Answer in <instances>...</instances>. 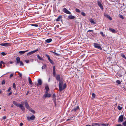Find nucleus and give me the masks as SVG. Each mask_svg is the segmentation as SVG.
<instances>
[{"instance_id":"0e129e2a","label":"nucleus","mask_w":126,"mask_h":126,"mask_svg":"<svg viewBox=\"0 0 126 126\" xmlns=\"http://www.w3.org/2000/svg\"><path fill=\"white\" fill-rule=\"evenodd\" d=\"M2 92V91L1 90L0 91V94H1Z\"/></svg>"},{"instance_id":"9d476101","label":"nucleus","mask_w":126,"mask_h":126,"mask_svg":"<svg viewBox=\"0 0 126 126\" xmlns=\"http://www.w3.org/2000/svg\"><path fill=\"white\" fill-rule=\"evenodd\" d=\"M25 106L26 108H27L29 110L31 108H30L29 105L28 104V103L26 101H25Z\"/></svg>"},{"instance_id":"79ce46f5","label":"nucleus","mask_w":126,"mask_h":126,"mask_svg":"<svg viewBox=\"0 0 126 126\" xmlns=\"http://www.w3.org/2000/svg\"><path fill=\"white\" fill-rule=\"evenodd\" d=\"M49 62L50 63H51L52 64H53V63L52 60H51V59L49 60Z\"/></svg>"},{"instance_id":"393cba45","label":"nucleus","mask_w":126,"mask_h":126,"mask_svg":"<svg viewBox=\"0 0 126 126\" xmlns=\"http://www.w3.org/2000/svg\"><path fill=\"white\" fill-rule=\"evenodd\" d=\"M62 16H59L57 19H56V21H58L60 20V19L61 18Z\"/></svg>"},{"instance_id":"69168bd1","label":"nucleus","mask_w":126,"mask_h":126,"mask_svg":"<svg viewBox=\"0 0 126 126\" xmlns=\"http://www.w3.org/2000/svg\"><path fill=\"white\" fill-rule=\"evenodd\" d=\"M4 111H5V109H4Z\"/></svg>"},{"instance_id":"a18cd8bd","label":"nucleus","mask_w":126,"mask_h":126,"mask_svg":"<svg viewBox=\"0 0 126 126\" xmlns=\"http://www.w3.org/2000/svg\"><path fill=\"white\" fill-rule=\"evenodd\" d=\"M13 74H11L10 75V78H11L12 77H13Z\"/></svg>"},{"instance_id":"603ef678","label":"nucleus","mask_w":126,"mask_h":126,"mask_svg":"<svg viewBox=\"0 0 126 126\" xmlns=\"http://www.w3.org/2000/svg\"><path fill=\"white\" fill-rule=\"evenodd\" d=\"M12 94V92H10L8 94V96H9L10 95Z\"/></svg>"},{"instance_id":"6e6552de","label":"nucleus","mask_w":126,"mask_h":126,"mask_svg":"<svg viewBox=\"0 0 126 126\" xmlns=\"http://www.w3.org/2000/svg\"><path fill=\"white\" fill-rule=\"evenodd\" d=\"M48 93L47 92H45L44 95V96L45 97H49L51 96V95L49 94H48Z\"/></svg>"},{"instance_id":"a878e982","label":"nucleus","mask_w":126,"mask_h":126,"mask_svg":"<svg viewBox=\"0 0 126 126\" xmlns=\"http://www.w3.org/2000/svg\"><path fill=\"white\" fill-rule=\"evenodd\" d=\"M37 57L38 58L39 60H43V61L44 60V59L42 58H41L39 55H37Z\"/></svg>"},{"instance_id":"5701e85b","label":"nucleus","mask_w":126,"mask_h":126,"mask_svg":"<svg viewBox=\"0 0 126 126\" xmlns=\"http://www.w3.org/2000/svg\"><path fill=\"white\" fill-rule=\"evenodd\" d=\"M28 80L29 84L31 85H32V83L31 79L29 77L28 78Z\"/></svg>"},{"instance_id":"c9c22d12","label":"nucleus","mask_w":126,"mask_h":126,"mask_svg":"<svg viewBox=\"0 0 126 126\" xmlns=\"http://www.w3.org/2000/svg\"><path fill=\"white\" fill-rule=\"evenodd\" d=\"M116 82L118 84H120L121 83L120 81L119 80H117L116 81Z\"/></svg>"},{"instance_id":"7ed1b4c3","label":"nucleus","mask_w":126,"mask_h":126,"mask_svg":"<svg viewBox=\"0 0 126 126\" xmlns=\"http://www.w3.org/2000/svg\"><path fill=\"white\" fill-rule=\"evenodd\" d=\"M55 77L57 80L59 81V82L62 81L63 80L62 78H60V75H57Z\"/></svg>"},{"instance_id":"58836bf2","label":"nucleus","mask_w":126,"mask_h":126,"mask_svg":"<svg viewBox=\"0 0 126 126\" xmlns=\"http://www.w3.org/2000/svg\"><path fill=\"white\" fill-rule=\"evenodd\" d=\"M13 87L15 89L16 88V84H15L14 83H13Z\"/></svg>"},{"instance_id":"f704fd0d","label":"nucleus","mask_w":126,"mask_h":126,"mask_svg":"<svg viewBox=\"0 0 126 126\" xmlns=\"http://www.w3.org/2000/svg\"><path fill=\"white\" fill-rule=\"evenodd\" d=\"M123 126H126V121H125L123 123Z\"/></svg>"},{"instance_id":"f257e3e1","label":"nucleus","mask_w":126,"mask_h":126,"mask_svg":"<svg viewBox=\"0 0 126 126\" xmlns=\"http://www.w3.org/2000/svg\"><path fill=\"white\" fill-rule=\"evenodd\" d=\"M13 103L16 106L19 107L22 110L24 111L25 110V108L23 106L24 104L23 102H22L21 104H19L17 103L16 101H14L13 102Z\"/></svg>"},{"instance_id":"f8f14e48","label":"nucleus","mask_w":126,"mask_h":126,"mask_svg":"<svg viewBox=\"0 0 126 126\" xmlns=\"http://www.w3.org/2000/svg\"><path fill=\"white\" fill-rule=\"evenodd\" d=\"M38 84H37V86H39V85H41L42 83V80L40 79H39L38 81Z\"/></svg>"},{"instance_id":"cd10ccee","label":"nucleus","mask_w":126,"mask_h":126,"mask_svg":"<svg viewBox=\"0 0 126 126\" xmlns=\"http://www.w3.org/2000/svg\"><path fill=\"white\" fill-rule=\"evenodd\" d=\"M53 75L54 76H55L56 75L55 70H53Z\"/></svg>"},{"instance_id":"1a4fd4ad","label":"nucleus","mask_w":126,"mask_h":126,"mask_svg":"<svg viewBox=\"0 0 126 126\" xmlns=\"http://www.w3.org/2000/svg\"><path fill=\"white\" fill-rule=\"evenodd\" d=\"M38 49H36L28 53H27V55H31V54L33 53H34L38 51Z\"/></svg>"},{"instance_id":"e2e57ef3","label":"nucleus","mask_w":126,"mask_h":126,"mask_svg":"<svg viewBox=\"0 0 126 126\" xmlns=\"http://www.w3.org/2000/svg\"><path fill=\"white\" fill-rule=\"evenodd\" d=\"M11 107H13V105H12L11 106Z\"/></svg>"},{"instance_id":"412c9836","label":"nucleus","mask_w":126,"mask_h":126,"mask_svg":"<svg viewBox=\"0 0 126 126\" xmlns=\"http://www.w3.org/2000/svg\"><path fill=\"white\" fill-rule=\"evenodd\" d=\"M45 89L46 90V92H48V91L49 90V89L48 88V86L47 85L46 86Z\"/></svg>"},{"instance_id":"39448f33","label":"nucleus","mask_w":126,"mask_h":126,"mask_svg":"<svg viewBox=\"0 0 126 126\" xmlns=\"http://www.w3.org/2000/svg\"><path fill=\"white\" fill-rule=\"evenodd\" d=\"M35 118L34 116L32 115L30 117L28 116L27 117V119L28 121H30L31 120H33Z\"/></svg>"},{"instance_id":"a211bd4d","label":"nucleus","mask_w":126,"mask_h":126,"mask_svg":"<svg viewBox=\"0 0 126 126\" xmlns=\"http://www.w3.org/2000/svg\"><path fill=\"white\" fill-rule=\"evenodd\" d=\"M28 51V50L26 51H20L19 52V53L21 54H23L25 52H27Z\"/></svg>"},{"instance_id":"473e14b6","label":"nucleus","mask_w":126,"mask_h":126,"mask_svg":"<svg viewBox=\"0 0 126 126\" xmlns=\"http://www.w3.org/2000/svg\"><path fill=\"white\" fill-rule=\"evenodd\" d=\"M100 125H101L103 126H106L107 125H108V124H100Z\"/></svg>"},{"instance_id":"de8ad7c7","label":"nucleus","mask_w":126,"mask_h":126,"mask_svg":"<svg viewBox=\"0 0 126 126\" xmlns=\"http://www.w3.org/2000/svg\"><path fill=\"white\" fill-rule=\"evenodd\" d=\"M120 17L122 18V19H123L124 18V17H123V16H122V15H120Z\"/></svg>"},{"instance_id":"8fccbe9b","label":"nucleus","mask_w":126,"mask_h":126,"mask_svg":"<svg viewBox=\"0 0 126 126\" xmlns=\"http://www.w3.org/2000/svg\"><path fill=\"white\" fill-rule=\"evenodd\" d=\"M0 63L1 64H4L5 63L2 61H1Z\"/></svg>"},{"instance_id":"864d4df0","label":"nucleus","mask_w":126,"mask_h":126,"mask_svg":"<svg viewBox=\"0 0 126 126\" xmlns=\"http://www.w3.org/2000/svg\"><path fill=\"white\" fill-rule=\"evenodd\" d=\"M23 125V123H21L20 125V126H22Z\"/></svg>"},{"instance_id":"ea45409f","label":"nucleus","mask_w":126,"mask_h":126,"mask_svg":"<svg viewBox=\"0 0 126 126\" xmlns=\"http://www.w3.org/2000/svg\"><path fill=\"white\" fill-rule=\"evenodd\" d=\"M46 56H47V57L48 58V60H49L50 59V57L48 55H46Z\"/></svg>"},{"instance_id":"4468645a","label":"nucleus","mask_w":126,"mask_h":126,"mask_svg":"<svg viewBox=\"0 0 126 126\" xmlns=\"http://www.w3.org/2000/svg\"><path fill=\"white\" fill-rule=\"evenodd\" d=\"M99 124L94 123L92 124V126H99Z\"/></svg>"},{"instance_id":"09e8293b","label":"nucleus","mask_w":126,"mask_h":126,"mask_svg":"<svg viewBox=\"0 0 126 126\" xmlns=\"http://www.w3.org/2000/svg\"><path fill=\"white\" fill-rule=\"evenodd\" d=\"M53 53L55 54L57 56H59V54H58V53H56V52H53Z\"/></svg>"},{"instance_id":"4c0bfd02","label":"nucleus","mask_w":126,"mask_h":126,"mask_svg":"<svg viewBox=\"0 0 126 126\" xmlns=\"http://www.w3.org/2000/svg\"><path fill=\"white\" fill-rule=\"evenodd\" d=\"M1 54L3 55H5L6 54V53L4 52H2Z\"/></svg>"},{"instance_id":"e433bc0d","label":"nucleus","mask_w":126,"mask_h":126,"mask_svg":"<svg viewBox=\"0 0 126 126\" xmlns=\"http://www.w3.org/2000/svg\"><path fill=\"white\" fill-rule=\"evenodd\" d=\"M124 58L126 59V57H125L124 55L122 54L121 55Z\"/></svg>"},{"instance_id":"7c9ffc66","label":"nucleus","mask_w":126,"mask_h":126,"mask_svg":"<svg viewBox=\"0 0 126 126\" xmlns=\"http://www.w3.org/2000/svg\"><path fill=\"white\" fill-rule=\"evenodd\" d=\"M81 14L84 16H86V14L83 12H81Z\"/></svg>"},{"instance_id":"dca6fc26","label":"nucleus","mask_w":126,"mask_h":126,"mask_svg":"<svg viewBox=\"0 0 126 126\" xmlns=\"http://www.w3.org/2000/svg\"><path fill=\"white\" fill-rule=\"evenodd\" d=\"M89 21L90 22H91L92 23H93V24H95V22L93 20L92 18H90L89 19Z\"/></svg>"},{"instance_id":"338daca9","label":"nucleus","mask_w":126,"mask_h":126,"mask_svg":"<svg viewBox=\"0 0 126 126\" xmlns=\"http://www.w3.org/2000/svg\"><path fill=\"white\" fill-rule=\"evenodd\" d=\"M69 120V119H68L67 120Z\"/></svg>"},{"instance_id":"72a5a7b5","label":"nucleus","mask_w":126,"mask_h":126,"mask_svg":"<svg viewBox=\"0 0 126 126\" xmlns=\"http://www.w3.org/2000/svg\"><path fill=\"white\" fill-rule=\"evenodd\" d=\"M31 25H32V26H35V27H37L38 26V25L37 24H31Z\"/></svg>"},{"instance_id":"c756f323","label":"nucleus","mask_w":126,"mask_h":126,"mask_svg":"<svg viewBox=\"0 0 126 126\" xmlns=\"http://www.w3.org/2000/svg\"><path fill=\"white\" fill-rule=\"evenodd\" d=\"M76 11L78 13H80V10H79V9L77 8H76Z\"/></svg>"},{"instance_id":"bf43d9fd","label":"nucleus","mask_w":126,"mask_h":126,"mask_svg":"<svg viewBox=\"0 0 126 126\" xmlns=\"http://www.w3.org/2000/svg\"><path fill=\"white\" fill-rule=\"evenodd\" d=\"M22 74H19V76L20 77H21L22 76Z\"/></svg>"},{"instance_id":"f3484780","label":"nucleus","mask_w":126,"mask_h":126,"mask_svg":"<svg viewBox=\"0 0 126 126\" xmlns=\"http://www.w3.org/2000/svg\"><path fill=\"white\" fill-rule=\"evenodd\" d=\"M68 18L70 19H73L75 18V17L74 16L70 15L68 16Z\"/></svg>"},{"instance_id":"ddd939ff","label":"nucleus","mask_w":126,"mask_h":126,"mask_svg":"<svg viewBox=\"0 0 126 126\" xmlns=\"http://www.w3.org/2000/svg\"><path fill=\"white\" fill-rule=\"evenodd\" d=\"M98 5L99 6V7L101 8L103 10V6L102 5L100 2L99 1L98 2Z\"/></svg>"},{"instance_id":"680f3d73","label":"nucleus","mask_w":126,"mask_h":126,"mask_svg":"<svg viewBox=\"0 0 126 126\" xmlns=\"http://www.w3.org/2000/svg\"><path fill=\"white\" fill-rule=\"evenodd\" d=\"M10 63L11 64H12V63H13V62H12V61H10Z\"/></svg>"},{"instance_id":"774afa93","label":"nucleus","mask_w":126,"mask_h":126,"mask_svg":"<svg viewBox=\"0 0 126 126\" xmlns=\"http://www.w3.org/2000/svg\"><path fill=\"white\" fill-rule=\"evenodd\" d=\"M1 109V108L0 107V110Z\"/></svg>"},{"instance_id":"b1692460","label":"nucleus","mask_w":126,"mask_h":126,"mask_svg":"<svg viewBox=\"0 0 126 126\" xmlns=\"http://www.w3.org/2000/svg\"><path fill=\"white\" fill-rule=\"evenodd\" d=\"M109 30L110 31L113 33H115V30L114 29H112L111 28H110Z\"/></svg>"},{"instance_id":"37998d69","label":"nucleus","mask_w":126,"mask_h":126,"mask_svg":"<svg viewBox=\"0 0 126 126\" xmlns=\"http://www.w3.org/2000/svg\"><path fill=\"white\" fill-rule=\"evenodd\" d=\"M92 96L94 98L95 97V94L94 93H93L92 94Z\"/></svg>"},{"instance_id":"49530a36","label":"nucleus","mask_w":126,"mask_h":126,"mask_svg":"<svg viewBox=\"0 0 126 126\" xmlns=\"http://www.w3.org/2000/svg\"><path fill=\"white\" fill-rule=\"evenodd\" d=\"M5 83V82L4 81H3L2 82V84H4Z\"/></svg>"},{"instance_id":"13d9d810","label":"nucleus","mask_w":126,"mask_h":126,"mask_svg":"<svg viewBox=\"0 0 126 126\" xmlns=\"http://www.w3.org/2000/svg\"><path fill=\"white\" fill-rule=\"evenodd\" d=\"M6 118V116H4L3 117V118L4 119H5Z\"/></svg>"},{"instance_id":"20e7f679","label":"nucleus","mask_w":126,"mask_h":126,"mask_svg":"<svg viewBox=\"0 0 126 126\" xmlns=\"http://www.w3.org/2000/svg\"><path fill=\"white\" fill-rule=\"evenodd\" d=\"M124 116L123 115H121L119 117L118 120V122L119 123H121L123 121Z\"/></svg>"},{"instance_id":"9b49d317","label":"nucleus","mask_w":126,"mask_h":126,"mask_svg":"<svg viewBox=\"0 0 126 126\" xmlns=\"http://www.w3.org/2000/svg\"><path fill=\"white\" fill-rule=\"evenodd\" d=\"M0 45L6 47L10 45L9 43H2L0 44Z\"/></svg>"},{"instance_id":"bb28decb","label":"nucleus","mask_w":126,"mask_h":126,"mask_svg":"<svg viewBox=\"0 0 126 126\" xmlns=\"http://www.w3.org/2000/svg\"><path fill=\"white\" fill-rule=\"evenodd\" d=\"M47 67L46 64H44L43 66L42 67V69H46Z\"/></svg>"},{"instance_id":"423d86ee","label":"nucleus","mask_w":126,"mask_h":126,"mask_svg":"<svg viewBox=\"0 0 126 126\" xmlns=\"http://www.w3.org/2000/svg\"><path fill=\"white\" fill-rule=\"evenodd\" d=\"M94 47L96 48H97L100 50H102V48L101 47L99 46L98 44L96 43H94Z\"/></svg>"},{"instance_id":"3c124183","label":"nucleus","mask_w":126,"mask_h":126,"mask_svg":"<svg viewBox=\"0 0 126 126\" xmlns=\"http://www.w3.org/2000/svg\"><path fill=\"white\" fill-rule=\"evenodd\" d=\"M25 61L27 63H29V61L28 60H25Z\"/></svg>"},{"instance_id":"4be33fe9","label":"nucleus","mask_w":126,"mask_h":126,"mask_svg":"<svg viewBox=\"0 0 126 126\" xmlns=\"http://www.w3.org/2000/svg\"><path fill=\"white\" fill-rule=\"evenodd\" d=\"M105 16L107 18L109 19L110 20H111L112 19V18L108 15H105Z\"/></svg>"},{"instance_id":"5fc2aeb1","label":"nucleus","mask_w":126,"mask_h":126,"mask_svg":"<svg viewBox=\"0 0 126 126\" xmlns=\"http://www.w3.org/2000/svg\"><path fill=\"white\" fill-rule=\"evenodd\" d=\"M100 34H101L103 36H104L103 34V33L102 32H100Z\"/></svg>"},{"instance_id":"c85d7f7f","label":"nucleus","mask_w":126,"mask_h":126,"mask_svg":"<svg viewBox=\"0 0 126 126\" xmlns=\"http://www.w3.org/2000/svg\"><path fill=\"white\" fill-rule=\"evenodd\" d=\"M29 110L31 111L32 112H33V113H35V111L33 110H32V109L31 108L30 109H29Z\"/></svg>"},{"instance_id":"c03bdc74","label":"nucleus","mask_w":126,"mask_h":126,"mask_svg":"<svg viewBox=\"0 0 126 126\" xmlns=\"http://www.w3.org/2000/svg\"><path fill=\"white\" fill-rule=\"evenodd\" d=\"M11 88L10 87H9V88L8 90H7L8 92H9L10 91V90H11Z\"/></svg>"},{"instance_id":"4d7b16f0","label":"nucleus","mask_w":126,"mask_h":126,"mask_svg":"<svg viewBox=\"0 0 126 126\" xmlns=\"http://www.w3.org/2000/svg\"><path fill=\"white\" fill-rule=\"evenodd\" d=\"M53 70H55V67L54 66L53 67Z\"/></svg>"},{"instance_id":"6e6d98bb","label":"nucleus","mask_w":126,"mask_h":126,"mask_svg":"<svg viewBox=\"0 0 126 126\" xmlns=\"http://www.w3.org/2000/svg\"><path fill=\"white\" fill-rule=\"evenodd\" d=\"M93 31L92 30H90L88 31V32H91Z\"/></svg>"},{"instance_id":"2eb2a0df","label":"nucleus","mask_w":126,"mask_h":126,"mask_svg":"<svg viewBox=\"0 0 126 126\" xmlns=\"http://www.w3.org/2000/svg\"><path fill=\"white\" fill-rule=\"evenodd\" d=\"M52 39H48L45 40V42L47 43H49L51 42Z\"/></svg>"},{"instance_id":"6ab92c4d","label":"nucleus","mask_w":126,"mask_h":126,"mask_svg":"<svg viewBox=\"0 0 126 126\" xmlns=\"http://www.w3.org/2000/svg\"><path fill=\"white\" fill-rule=\"evenodd\" d=\"M79 109V106L78 105L74 109H73L72 110V111H76L77 110Z\"/></svg>"},{"instance_id":"2f4dec72","label":"nucleus","mask_w":126,"mask_h":126,"mask_svg":"<svg viewBox=\"0 0 126 126\" xmlns=\"http://www.w3.org/2000/svg\"><path fill=\"white\" fill-rule=\"evenodd\" d=\"M118 109L119 110H121L122 109V107H121L120 106H118Z\"/></svg>"},{"instance_id":"0eeeda50","label":"nucleus","mask_w":126,"mask_h":126,"mask_svg":"<svg viewBox=\"0 0 126 126\" xmlns=\"http://www.w3.org/2000/svg\"><path fill=\"white\" fill-rule=\"evenodd\" d=\"M63 11L65 13L68 14H71V12L66 8H64L63 10Z\"/></svg>"},{"instance_id":"a19ab883","label":"nucleus","mask_w":126,"mask_h":126,"mask_svg":"<svg viewBox=\"0 0 126 126\" xmlns=\"http://www.w3.org/2000/svg\"><path fill=\"white\" fill-rule=\"evenodd\" d=\"M20 66H23L24 65V64L23 63L21 62V61H20Z\"/></svg>"},{"instance_id":"f03ea898","label":"nucleus","mask_w":126,"mask_h":126,"mask_svg":"<svg viewBox=\"0 0 126 126\" xmlns=\"http://www.w3.org/2000/svg\"><path fill=\"white\" fill-rule=\"evenodd\" d=\"M63 80L62 81L59 82V88L60 91H61L65 89L66 87L65 83H63Z\"/></svg>"},{"instance_id":"aec40b11","label":"nucleus","mask_w":126,"mask_h":126,"mask_svg":"<svg viewBox=\"0 0 126 126\" xmlns=\"http://www.w3.org/2000/svg\"><path fill=\"white\" fill-rule=\"evenodd\" d=\"M16 63H19L20 62V59L19 57H17L16 58Z\"/></svg>"},{"instance_id":"052dcab7","label":"nucleus","mask_w":126,"mask_h":126,"mask_svg":"<svg viewBox=\"0 0 126 126\" xmlns=\"http://www.w3.org/2000/svg\"><path fill=\"white\" fill-rule=\"evenodd\" d=\"M85 126H91L90 125H86Z\"/></svg>"}]
</instances>
